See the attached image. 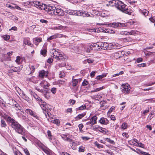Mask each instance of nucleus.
<instances>
[{
    "mask_svg": "<svg viewBox=\"0 0 155 155\" xmlns=\"http://www.w3.org/2000/svg\"><path fill=\"white\" fill-rule=\"evenodd\" d=\"M40 10H44L48 13L49 14L58 15V16H63L64 15V11L61 8H56L54 6H48L41 2L39 9Z\"/></svg>",
    "mask_w": 155,
    "mask_h": 155,
    "instance_id": "nucleus-1",
    "label": "nucleus"
},
{
    "mask_svg": "<svg viewBox=\"0 0 155 155\" xmlns=\"http://www.w3.org/2000/svg\"><path fill=\"white\" fill-rule=\"evenodd\" d=\"M7 121L11 123V126L16 132L20 134H23L26 130L18 122L11 117L6 116L5 118Z\"/></svg>",
    "mask_w": 155,
    "mask_h": 155,
    "instance_id": "nucleus-2",
    "label": "nucleus"
},
{
    "mask_svg": "<svg viewBox=\"0 0 155 155\" xmlns=\"http://www.w3.org/2000/svg\"><path fill=\"white\" fill-rule=\"evenodd\" d=\"M116 8L122 12L129 15H132V11L128 8L127 5L122 2L117 0Z\"/></svg>",
    "mask_w": 155,
    "mask_h": 155,
    "instance_id": "nucleus-3",
    "label": "nucleus"
},
{
    "mask_svg": "<svg viewBox=\"0 0 155 155\" xmlns=\"http://www.w3.org/2000/svg\"><path fill=\"white\" fill-rule=\"evenodd\" d=\"M38 103L39 104L42 109L43 110L44 114L46 115V113L48 111L47 110L48 109L50 106L48 104H47L45 101L42 100L40 98V100L38 101Z\"/></svg>",
    "mask_w": 155,
    "mask_h": 155,
    "instance_id": "nucleus-4",
    "label": "nucleus"
},
{
    "mask_svg": "<svg viewBox=\"0 0 155 155\" xmlns=\"http://www.w3.org/2000/svg\"><path fill=\"white\" fill-rule=\"evenodd\" d=\"M121 90L122 92L124 94H128L130 89L129 85L128 84H122L121 85Z\"/></svg>",
    "mask_w": 155,
    "mask_h": 155,
    "instance_id": "nucleus-5",
    "label": "nucleus"
},
{
    "mask_svg": "<svg viewBox=\"0 0 155 155\" xmlns=\"http://www.w3.org/2000/svg\"><path fill=\"white\" fill-rule=\"evenodd\" d=\"M25 112L28 114L32 116L34 119L37 120L39 119V117L37 115L36 113L30 109H26L25 110Z\"/></svg>",
    "mask_w": 155,
    "mask_h": 155,
    "instance_id": "nucleus-6",
    "label": "nucleus"
},
{
    "mask_svg": "<svg viewBox=\"0 0 155 155\" xmlns=\"http://www.w3.org/2000/svg\"><path fill=\"white\" fill-rule=\"evenodd\" d=\"M29 4V6H34L39 9L40 5L41 4V2L39 1H36L35 0H31L29 2H28Z\"/></svg>",
    "mask_w": 155,
    "mask_h": 155,
    "instance_id": "nucleus-7",
    "label": "nucleus"
},
{
    "mask_svg": "<svg viewBox=\"0 0 155 155\" xmlns=\"http://www.w3.org/2000/svg\"><path fill=\"white\" fill-rule=\"evenodd\" d=\"M12 103H9L8 104L14 106V107L17 110H21L22 107L19 105V104L15 100L12 99Z\"/></svg>",
    "mask_w": 155,
    "mask_h": 155,
    "instance_id": "nucleus-8",
    "label": "nucleus"
},
{
    "mask_svg": "<svg viewBox=\"0 0 155 155\" xmlns=\"http://www.w3.org/2000/svg\"><path fill=\"white\" fill-rule=\"evenodd\" d=\"M90 48L94 50H98L101 49L99 42L91 44L90 46Z\"/></svg>",
    "mask_w": 155,
    "mask_h": 155,
    "instance_id": "nucleus-9",
    "label": "nucleus"
},
{
    "mask_svg": "<svg viewBox=\"0 0 155 155\" xmlns=\"http://www.w3.org/2000/svg\"><path fill=\"white\" fill-rule=\"evenodd\" d=\"M66 58V55L62 52L60 51L57 55V57L55 58L58 60H63Z\"/></svg>",
    "mask_w": 155,
    "mask_h": 155,
    "instance_id": "nucleus-10",
    "label": "nucleus"
},
{
    "mask_svg": "<svg viewBox=\"0 0 155 155\" xmlns=\"http://www.w3.org/2000/svg\"><path fill=\"white\" fill-rule=\"evenodd\" d=\"M81 16L84 17H89L90 15L87 12L81 10L78 11V16Z\"/></svg>",
    "mask_w": 155,
    "mask_h": 155,
    "instance_id": "nucleus-11",
    "label": "nucleus"
},
{
    "mask_svg": "<svg viewBox=\"0 0 155 155\" xmlns=\"http://www.w3.org/2000/svg\"><path fill=\"white\" fill-rule=\"evenodd\" d=\"M60 51L58 49H53L51 51V57H53L54 58L57 57V54H58V53Z\"/></svg>",
    "mask_w": 155,
    "mask_h": 155,
    "instance_id": "nucleus-12",
    "label": "nucleus"
},
{
    "mask_svg": "<svg viewBox=\"0 0 155 155\" xmlns=\"http://www.w3.org/2000/svg\"><path fill=\"white\" fill-rule=\"evenodd\" d=\"M74 76L73 77L72 79V86L74 87H77L78 83L81 81V80L80 78L74 79Z\"/></svg>",
    "mask_w": 155,
    "mask_h": 155,
    "instance_id": "nucleus-13",
    "label": "nucleus"
},
{
    "mask_svg": "<svg viewBox=\"0 0 155 155\" xmlns=\"http://www.w3.org/2000/svg\"><path fill=\"white\" fill-rule=\"evenodd\" d=\"M101 49L105 50L108 48V44L107 43L99 42Z\"/></svg>",
    "mask_w": 155,
    "mask_h": 155,
    "instance_id": "nucleus-14",
    "label": "nucleus"
},
{
    "mask_svg": "<svg viewBox=\"0 0 155 155\" xmlns=\"http://www.w3.org/2000/svg\"><path fill=\"white\" fill-rule=\"evenodd\" d=\"M99 122L101 124L106 125L109 124V122L107 118L102 117L99 121Z\"/></svg>",
    "mask_w": 155,
    "mask_h": 155,
    "instance_id": "nucleus-15",
    "label": "nucleus"
},
{
    "mask_svg": "<svg viewBox=\"0 0 155 155\" xmlns=\"http://www.w3.org/2000/svg\"><path fill=\"white\" fill-rule=\"evenodd\" d=\"M97 127L94 128V129H98V130L100 132L104 133H106L108 132V130L105 128L101 127L100 126H97Z\"/></svg>",
    "mask_w": 155,
    "mask_h": 155,
    "instance_id": "nucleus-16",
    "label": "nucleus"
},
{
    "mask_svg": "<svg viewBox=\"0 0 155 155\" xmlns=\"http://www.w3.org/2000/svg\"><path fill=\"white\" fill-rule=\"evenodd\" d=\"M66 12L70 15H77L78 16V11L74 10H66Z\"/></svg>",
    "mask_w": 155,
    "mask_h": 155,
    "instance_id": "nucleus-17",
    "label": "nucleus"
},
{
    "mask_svg": "<svg viewBox=\"0 0 155 155\" xmlns=\"http://www.w3.org/2000/svg\"><path fill=\"white\" fill-rule=\"evenodd\" d=\"M41 149L47 155H51V151L48 147H42Z\"/></svg>",
    "mask_w": 155,
    "mask_h": 155,
    "instance_id": "nucleus-18",
    "label": "nucleus"
},
{
    "mask_svg": "<svg viewBox=\"0 0 155 155\" xmlns=\"http://www.w3.org/2000/svg\"><path fill=\"white\" fill-rule=\"evenodd\" d=\"M26 45L31 47H33V45L31 43V42L29 40L26 38H25L24 39L23 46L24 47H25Z\"/></svg>",
    "mask_w": 155,
    "mask_h": 155,
    "instance_id": "nucleus-19",
    "label": "nucleus"
},
{
    "mask_svg": "<svg viewBox=\"0 0 155 155\" xmlns=\"http://www.w3.org/2000/svg\"><path fill=\"white\" fill-rule=\"evenodd\" d=\"M29 91L30 92L31 95L33 96V97L35 99H36L37 101H38V100H39V99L40 100V98L39 96H38L37 94L32 90L30 89L29 90Z\"/></svg>",
    "mask_w": 155,
    "mask_h": 155,
    "instance_id": "nucleus-20",
    "label": "nucleus"
},
{
    "mask_svg": "<svg viewBox=\"0 0 155 155\" xmlns=\"http://www.w3.org/2000/svg\"><path fill=\"white\" fill-rule=\"evenodd\" d=\"M97 117L96 115L94 116L91 118L90 121L91 123V126L97 123Z\"/></svg>",
    "mask_w": 155,
    "mask_h": 155,
    "instance_id": "nucleus-21",
    "label": "nucleus"
},
{
    "mask_svg": "<svg viewBox=\"0 0 155 155\" xmlns=\"http://www.w3.org/2000/svg\"><path fill=\"white\" fill-rule=\"evenodd\" d=\"M48 74V73L47 71L43 70L40 72L39 76L40 77L43 78L47 76Z\"/></svg>",
    "mask_w": 155,
    "mask_h": 155,
    "instance_id": "nucleus-22",
    "label": "nucleus"
},
{
    "mask_svg": "<svg viewBox=\"0 0 155 155\" xmlns=\"http://www.w3.org/2000/svg\"><path fill=\"white\" fill-rule=\"evenodd\" d=\"M45 93H42L44 95V97L47 99H48L50 97V91L49 90H44Z\"/></svg>",
    "mask_w": 155,
    "mask_h": 155,
    "instance_id": "nucleus-23",
    "label": "nucleus"
},
{
    "mask_svg": "<svg viewBox=\"0 0 155 155\" xmlns=\"http://www.w3.org/2000/svg\"><path fill=\"white\" fill-rule=\"evenodd\" d=\"M139 11L145 17L149 14V11L146 9H140Z\"/></svg>",
    "mask_w": 155,
    "mask_h": 155,
    "instance_id": "nucleus-24",
    "label": "nucleus"
},
{
    "mask_svg": "<svg viewBox=\"0 0 155 155\" xmlns=\"http://www.w3.org/2000/svg\"><path fill=\"white\" fill-rule=\"evenodd\" d=\"M122 52L120 51H118L115 53L114 54V57L116 59L120 58L122 56Z\"/></svg>",
    "mask_w": 155,
    "mask_h": 155,
    "instance_id": "nucleus-25",
    "label": "nucleus"
},
{
    "mask_svg": "<svg viewBox=\"0 0 155 155\" xmlns=\"http://www.w3.org/2000/svg\"><path fill=\"white\" fill-rule=\"evenodd\" d=\"M108 26L114 28L120 27L119 23H113L108 24Z\"/></svg>",
    "mask_w": 155,
    "mask_h": 155,
    "instance_id": "nucleus-26",
    "label": "nucleus"
},
{
    "mask_svg": "<svg viewBox=\"0 0 155 155\" xmlns=\"http://www.w3.org/2000/svg\"><path fill=\"white\" fill-rule=\"evenodd\" d=\"M86 115V112H84L83 113L79 114L76 117L75 119L76 120H78L84 117Z\"/></svg>",
    "mask_w": 155,
    "mask_h": 155,
    "instance_id": "nucleus-27",
    "label": "nucleus"
},
{
    "mask_svg": "<svg viewBox=\"0 0 155 155\" xmlns=\"http://www.w3.org/2000/svg\"><path fill=\"white\" fill-rule=\"evenodd\" d=\"M20 96L25 100L27 101L28 102H29L30 101V99L23 92L20 95Z\"/></svg>",
    "mask_w": 155,
    "mask_h": 155,
    "instance_id": "nucleus-28",
    "label": "nucleus"
},
{
    "mask_svg": "<svg viewBox=\"0 0 155 155\" xmlns=\"http://www.w3.org/2000/svg\"><path fill=\"white\" fill-rule=\"evenodd\" d=\"M117 0H112L111 1H110L109 2V5L110 6H115V7L117 5Z\"/></svg>",
    "mask_w": 155,
    "mask_h": 155,
    "instance_id": "nucleus-29",
    "label": "nucleus"
},
{
    "mask_svg": "<svg viewBox=\"0 0 155 155\" xmlns=\"http://www.w3.org/2000/svg\"><path fill=\"white\" fill-rule=\"evenodd\" d=\"M13 150L14 153L15 155H21L22 154L15 148L13 147Z\"/></svg>",
    "mask_w": 155,
    "mask_h": 155,
    "instance_id": "nucleus-30",
    "label": "nucleus"
},
{
    "mask_svg": "<svg viewBox=\"0 0 155 155\" xmlns=\"http://www.w3.org/2000/svg\"><path fill=\"white\" fill-rule=\"evenodd\" d=\"M68 134H61L60 136L63 140H64V141H67L68 138Z\"/></svg>",
    "mask_w": 155,
    "mask_h": 155,
    "instance_id": "nucleus-31",
    "label": "nucleus"
},
{
    "mask_svg": "<svg viewBox=\"0 0 155 155\" xmlns=\"http://www.w3.org/2000/svg\"><path fill=\"white\" fill-rule=\"evenodd\" d=\"M21 135H22L21 137L24 140L25 142H27V136L26 135V131H25L23 134Z\"/></svg>",
    "mask_w": 155,
    "mask_h": 155,
    "instance_id": "nucleus-32",
    "label": "nucleus"
},
{
    "mask_svg": "<svg viewBox=\"0 0 155 155\" xmlns=\"http://www.w3.org/2000/svg\"><path fill=\"white\" fill-rule=\"evenodd\" d=\"M76 53H78L79 51L80 48L78 46H77L72 48Z\"/></svg>",
    "mask_w": 155,
    "mask_h": 155,
    "instance_id": "nucleus-33",
    "label": "nucleus"
},
{
    "mask_svg": "<svg viewBox=\"0 0 155 155\" xmlns=\"http://www.w3.org/2000/svg\"><path fill=\"white\" fill-rule=\"evenodd\" d=\"M86 108V106L85 105H83L79 107L78 108H76V110H82L85 109Z\"/></svg>",
    "mask_w": 155,
    "mask_h": 155,
    "instance_id": "nucleus-34",
    "label": "nucleus"
},
{
    "mask_svg": "<svg viewBox=\"0 0 155 155\" xmlns=\"http://www.w3.org/2000/svg\"><path fill=\"white\" fill-rule=\"evenodd\" d=\"M145 54L146 57L149 55L153 56L154 55V53H155V52H154L153 53L151 52H144Z\"/></svg>",
    "mask_w": 155,
    "mask_h": 155,
    "instance_id": "nucleus-35",
    "label": "nucleus"
},
{
    "mask_svg": "<svg viewBox=\"0 0 155 155\" xmlns=\"http://www.w3.org/2000/svg\"><path fill=\"white\" fill-rule=\"evenodd\" d=\"M50 85V84L47 81V83L44 85L43 87L45 89V90H48V87Z\"/></svg>",
    "mask_w": 155,
    "mask_h": 155,
    "instance_id": "nucleus-36",
    "label": "nucleus"
},
{
    "mask_svg": "<svg viewBox=\"0 0 155 155\" xmlns=\"http://www.w3.org/2000/svg\"><path fill=\"white\" fill-rule=\"evenodd\" d=\"M1 126L2 127H5L7 124L5 121L3 120H1Z\"/></svg>",
    "mask_w": 155,
    "mask_h": 155,
    "instance_id": "nucleus-37",
    "label": "nucleus"
},
{
    "mask_svg": "<svg viewBox=\"0 0 155 155\" xmlns=\"http://www.w3.org/2000/svg\"><path fill=\"white\" fill-rule=\"evenodd\" d=\"M51 122L54 124H56L57 125H59L60 123L59 120L58 119L54 120L51 121Z\"/></svg>",
    "mask_w": 155,
    "mask_h": 155,
    "instance_id": "nucleus-38",
    "label": "nucleus"
},
{
    "mask_svg": "<svg viewBox=\"0 0 155 155\" xmlns=\"http://www.w3.org/2000/svg\"><path fill=\"white\" fill-rule=\"evenodd\" d=\"M106 140L108 142L112 144H115V142L113 140H111L109 138H106Z\"/></svg>",
    "mask_w": 155,
    "mask_h": 155,
    "instance_id": "nucleus-39",
    "label": "nucleus"
},
{
    "mask_svg": "<svg viewBox=\"0 0 155 155\" xmlns=\"http://www.w3.org/2000/svg\"><path fill=\"white\" fill-rule=\"evenodd\" d=\"M46 52L47 50L46 49H45L41 50L40 52L41 54L44 56H45V55L46 54Z\"/></svg>",
    "mask_w": 155,
    "mask_h": 155,
    "instance_id": "nucleus-40",
    "label": "nucleus"
},
{
    "mask_svg": "<svg viewBox=\"0 0 155 155\" xmlns=\"http://www.w3.org/2000/svg\"><path fill=\"white\" fill-rule=\"evenodd\" d=\"M58 29H60L61 30H64L66 28V26H62L61 25H58Z\"/></svg>",
    "mask_w": 155,
    "mask_h": 155,
    "instance_id": "nucleus-41",
    "label": "nucleus"
},
{
    "mask_svg": "<svg viewBox=\"0 0 155 155\" xmlns=\"http://www.w3.org/2000/svg\"><path fill=\"white\" fill-rule=\"evenodd\" d=\"M57 38V35H55V34L54 35H52L48 38L47 39V41H48L50 40H52Z\"/></svg>",
    "mask_w": 155,
    "mask_h": 155,
    "instance_id": "nucleus-42",
    "label": "nucleus"
},
{
    "mask_svg": "<svg viewBox=\"0 0 155 155\" xmlns=\"http://www.w3.org/2000/svg\"><path fill=\"white\" fill-rule=\"evenodd\" d=\"M6 6L11 9H14L15 8V6H14V5H12L8 4H6Z\"/></svg>",
    "mask_w": 155,
    "mask_h": 155,
    "instance_id": "nucleus-43",
    "label": "nucleus"
},
{
    "mask_svg": "<svg viewBox=\"0 0 155 155\" xmlns=\"http://www.w3.org/2000/svg\"><path fill=\"white\" fill-rule=\"evenodd\" d=\"M15 89L17 91L18 93L20 95L21 94V92L22 93L23 92L22 91H21V89H20L18 87H15Z\"/></svg>",
    "mask_w": 155,
    "mask_h": 155,
    "instance_id": "nucleus-44",
    "label": "nucleus"
},
{
    "mask_svg": "<svg viewBox=\"0 0 155 155\" xmlns=\"http://www.w3.org/2000/svg\"><path fill=\"white\" fill-rule=\"evenodd\" d=\"M30 68L31 71V72H34L35 71V65H32L29 67Z\"/></svg>",
    "mask_w": 155,
    "mask_h": 155,
    "instance_id": "nucleus-45",
    "label": "nucleus"
},
{
    "mask_svg": "<svg viewBox=\"0 0 155 155\" xmlns=\"http://www.w3.org/2000/svg\"><path fill=\"white\" fill-rule=\"evenodd\" d=\"M33 40L34 41H35L37 42L38 43L42 41V39L41 38H33Z\"/></svg>",
    "mask_w": 155,
    "mask_h": 155,
    "instance_id": "nucleus-46",
    "label": "nucleus"
},
{
    "mask_svg": "<svg viewBox=\"0 0 155 155\" xmlns=\"http://www.w3.org/2000/svg\"><path fill=\"white\" fill-rule=\"evenodd\" d=\"M94 144L98 148H101L103 147V145L99 144L97 142H96Z\"/></svg>",
    "mask_w": 155,
    "mask_h": 155,
    "instance_id": "nucleus-47",
    "label": "nucleus"
},
{
    "mask_svg": "<svg viewBox=\"0 0 155 155\" xmlns=\"http://www.w3.org/2000/svg\"><path fill=\"white\" fill-rule=\"evenodd\" d=\"M127 35H134L136 34V32L134 31L131 30L130 32H127Z\"/></svg>",
    "mask_w": 155,
    "mask_h": 155,
    "instance_id": "nucleus-48",
    "label": "nucleus"
},
{
    "mask_svg": "<svg viewBox=\"0 0 155 155\" xmlns=\"http://www.w3.org/2000/svg\"><path fill=\"white\" fill-rule=\"evenodd\" d=\"M56 91L57 89L55 87H53L51 89V92L54 94H55Z\"/></svg>",
    "mask_w": 155,
    "mask_h": 155,
    "instance_id": "nucleus-49",
    "label": "nucleus"
},
{
    "mask_svg": "<svg viewBox=\"0 0 155 155\" xmlns=\"http://www.w3.org/2000/svg\"><path fill=\"white\" fill-rule=\"evenodd\" d=\"M10 38V36L8 35H6L4 36V39L6 41L8 40Z\"/></svg>",
    "mask_w": 155,
    "mask_h": 155,
    "instance_id": "nucleus-50",
    "label": "nucleus"
},
{
    "mask_svg": "<svg viewBox=\"0 0 155 155\" xmlns=\"http://www.w3.org/2000/svg\"><path fill=\"white\" fill-rule=\"evenodd\" d=\"M85 150L84 148L82 146H81L79 148V152H84Z\"/></svg>",
    "mask_w": 155,
    "mask_h": 155,
    "instance_id": "nucleus-51",
    "label": "nucleus"
},
{
    "mask_svg": "<svg viewBox=\"0 0 155 155\" xmlns=\"http://www.w3.org/2000/svg\"><path fill=\"white\" fill-rule=\"evenodd\" d=\"M115 107H114L113 106L111 107L110 109L109 110L108 112V114H110L111 113L113 110L115 109Z\"/></svg>",
    "mask_w": 155,
    "mask_h": 155,
    "instance_id": "nucleus-52",
    "label": "nucleus"
},
{
    "mask_svg": "<svg viewBox=\"0 0 155 155\" xmlns=\"http://www.w3.org/2000/svg\"><path fill=\"white\" fill-rule=\"evenodd\" d=\"M137 144L138 145V147H140L143 148H144V147L145 146L144 144L142 143H140V142H138V143Z\"/></svg>",
    "mask_w": 155,
    "mask_h": 155,
    "instance_id": "nucleus-53",
    "label": "nucleus"
},
{
    "mask_svg": "<svg viewBox=\"0 0 155 155\" xmlns=\"http://www.w3.org/2000/svg\"><path fill=\"white\" fill-rule=\"evenodd\" d=\"M35 89L38 91L42 93H45V91H44V90H43L42 89H41L38 88V87H36Z\"/></svg>",
    "mask_w": 155,
    "mask_h": 155,
    "instance_id": "nucleus-54",
    "label": "nucleus"
},
{
    "mask_svg": "<svg viewBox=\"0 0 155 155\" xmlns=\"http://www.w3.org/2000/svg\"><path fill=\"white\" fill-rule=\"evenodd\" d=\"M35 89L38 91L42 93H45V91H44V90H43L42 89H41L38 88V87H36Z\"/></svg>",
    "mask_w": 155,
    "mask_h": 155,
    "instance_id": "nucleus-55",
    "label": "nucleus"
},
{
    "mask_svg": "<svg viewBox=\"0 0 155 155\" xmlns=\"http://www.w3.org/2000/svg\"><path fill=\"white\" fill-rule=\"evenodd\" d=\"M12 70L14 72H17L19 71L20 70V68L18 67H15L13 68Z\"/></svg>",
    "mask_w": 155,
    "mask_h": 155,
    "instance_id": "nucleus-56",
    "label": "nucleus"
},
{
    "mask_svg": "<svg viewBox=\"0 0 155 155\" xmlns=\"http://www.w3.org/2000/svg\"><path fill=\"white\" fill-rule=\"evenodd\" d=\"M155 84V81L154 82H152V83H147V84H145V85L147 87V86H152L154 84Z\"/></svg>",
    "mask_w": 155,
    "mask_h": 155,
    "instance_id": "nucleus-57",
    "label": "nucleus"
},
{
    "mask_svg": "<svg viewBox=\"0 0 155 155\" xmlns=\"http://www.w3.org/2000/svg\"><path fill=\"white\" fill-rule=\"evenodd\" d=\"M127 127V125L126 123H123L122 125V127L124 129H126Z\"/></svg>",
    "mask_w": 155,
    "mask_h": 155,
    "instance_id": "nucleus-58",
    "label": "nucleus"
},
{
    "mask_svg": "<svg viewBox=\"0 0 155 155\" xmlns=\"http://www.w3.org/2000/svg\"><path fill=\"white\" fill-rule=\"evenodd\" d=\"M40 22L42 23H45L47 24L48 23V21L45 20L41 19L40 20Z\"/></svg>",
    "mask_w": 155,
    "mask_h": 155,
    "instance_id": "nucleus-59",
    "label": "nucleus"
},
{
    "mask_svg": "<svg viewBox=\"0 0 155 155\" xmlns=\"http://www.w3.org/2000/svg\"><path fill=\"white\" fill-rule=\"evenodd\" d=\"M88 84V82L87 81L84 80L82 83V85L84 86H85Z\"/></svg>",
    "mask_w": 155,
    "mask_h": 155,
    "instance_id": "nucleus-60",
    "label": "nucleus"
},
{
    "mask_svg": "<svg viewBox=\"0 0 155 155\" xmlns=\"http://www.w3.org/2000/svg\"><path fill=\"white\" fill-rule=\"evenodd\" d=\"M24 151L26 155H30L29 151L27 149H25Z\"/></svg>",
    "mask_w": 155,
    "mask_h": 155,
    "instance_id": "nucleus-61",
    "label": "nucleus"
},
{
    "mask_svg": "<svg viewBox=\"0 0 155 155\" xmlns=\"http://www.w3.org/2000/svg\"><path fill=\"white\" fill-rule=\"evenodd\" d=\"M75 101L74 100H70L69 101L70 104L72 105L74 104L75 103Z\"/></svg>",
    "mask_w": 155,
    "mask_h": 155,
    "instance_id": "nucleus-62",
    "label": "nucleus"
},
{
    "mask_svg": "<svg viewBox=\"0 0 155 155\" xmlns=\"http://www.w3.org/2000/svg\"><path fill=\"white\" fill-rule=\"evenodd\" d=\"M96 71H92L90 74V75L91 77H93L95 74Z\"/></svg>",
    "mask_w": 155,
    "mask_h": 155,
    "instance_id": "nucleus-63",
    "label": "nucleus"
},
{
    "mask_svg": "<svg viewBox=\"0 0 155 155\" xmlns=\"http://www.w3.org/2000/svg\"><path fill=\"white\" fill-rule=\"evenodd\" d=\"M106 152L108 153L109 155H114V153L111 152V151H109V150H106Z\"/></svg>",
    "mask_w": 155,
    "mask_h": 155,
    "instance_id": "nucleus-64",
    "label": "nucleus"
}]
</instances>
